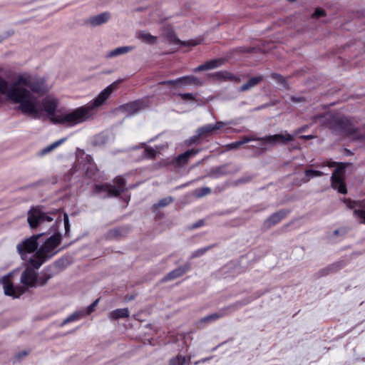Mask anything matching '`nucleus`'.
<instances>
[{
    "mask_svg": "<svg viewBox=\"0 0 365 365\" xmlns=\"http://www.w3.org/2000/svg\"><path fill=\"white\" fill-rule=\"evenodd\" d=\"M190 264H185L182 267H179L171 271L168 274H166L162 279V282H168L173 280L182 274H184L186 272L190 269Z\"/></svg>",
    "mask_w": 365,
    "mask_h": 365,
    "instance_id": "obj_13",
    "label": "nucleus"
},
{
    "mask_svg": "<svg viewBox=\"0 0 365 365\" xmlns=\"http://www.w3.org/2000/svg\"><path fill=\"white\" fill-rule=\"evenodd\" d=\"M276 135V140L277 144H287L289 142L293 141L294 139V135L289 133L287 131H283L281 133L275 134Z\"/></svg>",
    "mask_w": 365,
    "mask_h": 365,
    "instance_id": "obj_21",
    "label": "nucleus"
},
{
    "mask_svg": "<svg viewBox=\"0 0 365 365\" xmlns=\"http://www.w3.org/2000/svg\"><path fill=\"white\" fill-rule=\"evenodd\" d=\"M304 175L307 178H304L303 180L304 182H307L309 181L311 178L320 177L324 175V173L319 170H306L304 171Z\"/></svg>",
    "mask_w": 365,
    "mask_h": 365,
    "instance_id": "obj_29",
    "label": "nucleus"
},
{
    "mask_svg": "<svg viewBox=\"0 0 365 365\" xmlns=\"http://www.w3.org/2000/svg\"><path fill=\"white\" fill-rule=\"evenodd\" d=\"M65 140L66 138H62L45 147L41 150V155H44L48 154V153L51 152L52 150L58 148L59 145H61L63 142H65Z\"/></svg>",
    "mask_w": 365,
    "mask_h": 365,
    "instance_id": "obj_27",
    "label": "nucleus"
},
{
    "mask_svg": "<svg viewBox=\"0 0 365 365\" xmlns=\"http://www.w3.org/2000/svg\"><path fill=\"white\" fill-rule=\"evenodd\" d=\"M241 145H242V144H241L240 141H236V142H233V143H231L227 145V148L228 149H235V148H239Z\"/></svg>",
    "mask_w": 365,
    "mask_h": 365,
    "instance_id": "obj_43",
    "label": "nucleus"
},
{
    "mask_svg": "<svg viewBox=\"0 0 365 365\" xmlns=\"http://www.w3.org/2000/svg\"><path fill=\"white\" fill-rule=\"evenodd\" d=\"M163 35L166 37L167 40L170 43L180 44V45H184V46H195L198 43L195 41H187V42L181 41L180 39H178L177 38L174 31H173V29L170 27L165 28L163 31Z\"/></svg>",
    "mask_w": 365,
    "mask_h": 365,
    "instance_id": "obj_11",
    "label": "nucleus"
},
{
    "mask_svg": "<svg viewBox=\"0 0 365 365\" xmlns=\"http://www.w3.org/2000/svg\"><path fill=\"white\" fill-rule=\"evenodd\" d=\"M110 18V14L109 12H103L90 17L88 20V24L92 26H98L108 21Z\"/></svg>",
    "mask_w": 365,
    "mask_h": 365,
    "instance_id": "obj_15",
    "label": "nucleus"
},
{
    "mask_svg": "<svg viewBox=\"0 0 365 365\" xmlns=\"http://www.w3.org/2000/svg\"><path fill=\"white\" fill-rule=\"evenodd\" d=\"M272 77L274 80H276L278 82H279L280 83H282L284 87L287 86L286 80L283 78V76H282L279 74H277V73H274L272 75Z\"/></svg>",
    "mask_w": 365,
    "mask_h": 365,
    "instance_id": "obj_39",
    "label": "nucleus"
},
{
    "mask_svg": "<svg viewBox=\"0 0 365 365\" xmlns=\"http://www.w3.org/2000/svg\"><path fill=\"white\" fill-rule=\"evenodd\" d=\"M41 96H39L38 98V100H39V98H41ZM39 103H40V112L39 113L36 115V116H34V115L32 114H30L31 115H32L33 117L34 118H36L39 115V114L41 113V110H42V108H41V101H39ZM42 106L43 107V109L44 110L51 116H53L55 117L56 115H54L55 114V111H56V109L57 108V106H58V100L55 98H53V97H47L46 98L43 99V102H42ZM54 118H53V119Z\"/></svg>",
    "mask_w": 365,
    "mask_h": 365,
    "instance_id": "obj_10",
    "label": "nucleus"
},
{
    "mask_svg": "<svg viewBox=\"0 0 365 365\" xmlns=\"http://www.w3.org/2000/svg\"><path fill=\"white\" fill-rule=\"evenodd\" d=\"M202 224V221H200L197 224L194 225V227H198Z\"/></svg>",
    "mask_w": 365,
    "mask_h": 365,
    "instance_id": "obj_52",
    "label": "nucleus"
},
{
    "mask_svg": "<svg viewBox=\"0 0 365 365\" xmlns=\"http://www.w3.org/2000/svg\"><path fill=\"white\" fill-rule=\"evenodd\" d=\"M173 199L171 197H167L165 198L161 199L157 204L154 205V207H163L168 205H170L171 202H173Z\"/></svg>",
    "mask_w": 365,
    "mask_h": 365,
    "instance_id": "obj_34",
    "label": "nucleus"
},
{
    "mask_svg": "<svg viewBox=\"0 0 365 365\" xmlns=\"http://www.w3.org/2000/svg\"><path fill=\"white\" fill-rule=\"evenodd\" d=\"M51 87L45 77L27 73L19 74L10 86L0 76V94L5 95L11 103L18 104V109L21 113L34 116L41 110L38 98L46 95Z\"/></svg>",
    "mask_w": 365,
    "mask_h": 365,
    "instance_id": "obj_1",
    "label": "nucleus"
},
{
    "mask_svg": "<svg viewBox=\"0 0 365 365\" xmlns=\"http://www.w3.org/2000/svg\"><path fill=\"white\" fill-rule=\"evenodd\" d=\"M260 138H257L254 135L249 137V139H250V141H253V140L260 141Z\"/></svg>",
    "mask_w": 365,
    "mask_h": 365,
    "instance_id": "obj_49",
    "label": "nucleus"
},
{
    "mask_svg": "<svg viewBox=\"0 0 365 365\" xmlns=\"http://www.w3.org/2000/svg\"><path fill=\"white\" fill-rule=\"evenodd\" d=\"M327 115L329 119H332V122L335 125H337L341 128H344V125L348 123V120L345 118L341 116H334L331 114H327Z\"/></svg>",
    "mask_w": 365,
    "mask_h": 365,
    "instance_id": "obj_28",
    "label": "nucleus"
},
{
    "mask_svg": "<svg viewBox=\"0 0 365 365\" xmlns=\"http://www.w3.org/2000/svg\"><path fill=\"white\" fill-rule=\"evenodd\" d=\"M98 302V299H96L95 302H93L88 307V310H87V313L88 314H91V312H93L94 311V309L96 307V306L97 305Z\"/></svg>",
    "mask_w": 365,
    "mask_h": 365,
    "instance_id": "obj_44",
    "label": "nucleus"
},
{
    "mask_svg": "<svg viewBox=\"0 0 365 365\" xmlns=\"http://www.w3.org/2000/svg\"><path fill=\"white\" fill-rule=\"evenodd\" d=\"M301 138H303V139H305V140H310V139H312L314 138V136L312 135H302L300 136Z\"/></svg>",
    "mask_w": 365,
    "mask_h": 365,
    "instance_id": "obj_47",
    "label": "nucleus"
},
{
    "mask_svg": "<svg viewBox=\"0 0 365 365\" xmlns=\"http://www.w3.org/2000/svg\"><path fill=\"white\" fill-rule=\"evenodd\" d=\"M34 267H28L22 272L20 281L21 286H14L10 280V277L14 272L2 277L1 281L3 284L4 294L14 298L19 297L26 292L29 287H36V272Z\"/></svg>",
    "mask_w": 365,
    "mask_h": 365,
    "instance_id": "obj_3",
    "label": "nucleus"
},
{
    "mask_svg": "<svg viewBox=\"0 0 365 365\" xmlns=\"http://www.w3.org/2000/svg\"><path fill=\"white\" fill-rule=\"evenodd\" d=\"M303 131H304V128H299V129L297 130L294 132V134H293V135H294V137H295L296 135H297L298 134H299L300 133H302V132H303Z\"/></svg>",
    "mask_w": 365,
    "mask_h": 365,
    "instance_id": "obj_48",
    "label": "nucleus"
},
{
    "mask_svg": "<svg viewBox=\"0 0 365 365\" xmlns=\"http://www.w3.org/2000/svg\"><path fill=\"white\" fill-rule=\"evenodd\" d=\"M119 83L120 81H117L110 84L89 103L77 108L71 112L56 115L53 121L56 123L73 126L88 120L95 115L96 110L106 103L112 93L118 88Z\"/></svg>",
    "mask_w": 365,
    "mask_h": 365,
    "instance_id": "obj_2",
    "label": "nucleus"
},
{
    "mask_svg": "<svg viewBox=\"0 0 365 365\" xmlns=\"http://www.w3.org/2000/svg\"><path fill=\"white\" fill-rule=\"evenodd\" d=\"M51 278V275L46 272H42L38 277L36 275V287L45 285Z\"/></svg>",
    "mask_w": 365,
    "mask_h": 365,
    "instance_id": "obj_30",
    "label": "nucleus"
},
{
    "mask_svg": "<svg viewBox=\"0 0 365 365\" xmlns=\"http://www.w3.org/2000/svg\"><path fill=\"white\" fill-rule=\"evenodd\" d=\"M145 107L144 103L141 101H137L132 103H127L120 107V110L128 113V115H131L136 113Z\"/></svg>",
    "mask_w": 365,
    "mask_h": 365,
    "instance_id": "obj_16",
    "label": "nucleus"
},
{
    "mask_svg": "<svg viewBox=\"0 0 365 365\" xmlns=\"http://www.w3.org/2000/svg\"><path fill=\"white\" fill-rule=\"evenodd\" d=\"M61 242V235L60 233H55L47 239L45 242L36 252L34 258H33V267L38 269L46 261L56 255L58 250L57 247Z\"/></svg>",
    "mask_w": 365,
    "mask_h": 365,
    "instance_id": "obj_4",
    "label": "nucleus"
},
{
    "mask_svg": "<svg viewBox=\"0 0 365 365\" xmlns=\"http://www.w3.org/2000/svg\"><path fill=\"white\" fill-rule=\"evenodd\" d=\"M129 315L130 312L128 308L117 309L110 313L109 318L117 320L121 318H127Z\"/></svg>",
    "mask_w": 365,
    "mask_h": 365,
    "instance_id": "obj_22",
    "label": "nucleus"
},
{
    "mask_svg": "<svg viewBox=\"0 0 365 365\" xmlns=\"http://www.w3.org/2000/svg\"><path fill=\"white\" fill-rule=\"evenodd\" d=\"M211 247H212V246H208V247L200 248V249L195 250V252H193L192 253L190 258L194 259V258H197V257H200L202 256L209 250H210Z\"/></svg>",
    "mask_w": 365,
    "mask_h": 365,
    "instance_id": "obj_33",
    "label": "nucleus"
},
{
    "mask_svg": "<svg viewBox=\"0 0 365 365\" xmlns=\"http://www.w3.org/2000/svg\"><path fill=\"white\" fill-rule=\"evenodd\" d=\"M325 15V12L324 10L321 9H317L314 13L312 14V17L319 18V16H323Z\"/></svg>",
    "mask_w": 365,
    "mask_h": 365,
    "instance_id": "obj_42",
    "label": "nucleus"
},
{
    "mask_svg": "<svg viewBox=\"0 0 365 365\" xmlns=\"http://www.w3.org/2000/svg\"><path fill=\"white\" fill-rule=\"evenodd\" d=\"M344 168L339 167L334 171L331 175L332 187L337 190L341 194H346L347 192L344 182Z\"/></svg>",
    "mask_w": 365,
    "mask_h": 365,
    "instance_id": "obj_8",
    "label": "nucleus"
},
{
    "mask_svg": "<svg viewBox=\"0 0 365 365\" xmlns=\"http://www.w3.org/2000/svg\"><path fill=\"white\" fill-rule=\"evenodd\" d=\"M135 37L143 43L148 44H155L158 38L145 31H139L135 33Z\"/></svg>",
    "mask_w": 365,
    "mask_h": 365,
    "instance_id": "obj_17",
    "label": "nucleus"
},
{
    "mask_svg": "<svg viewBox=\"0 0 365 365\" xmlns=\"http://www.w3.org/2000/svg\"><path fill=\"white\" fill-rule=\"evenodd\" d=\"M285 216L286 212L284 211H279L278 212L274 213L266 221V224H267L268 227H271L280 222Z\"/></svg>",
    "mask_w": 365,
    "mask_h": 365,
    "instance_id": "obj_25",
    "label": "nucleus"
},
{
    "mask_svg": "<svg viewBox=\"0 0 365 365\" xmlns=\"http://www.w3.org/2000/svg\"><path fill=\"white\" fill-rule=\"evenodd\" d=\"M82 315H83V312H76L73 313L72 314H71L70 316H68V317H66V319H63V321L61 323V326H63L70 322L78 320L81 317Z\"/></svg>",
    "mask_w": 365,
    "mask_h": 365,
    "instance_id": "obj_31",
    "label": "nucleus"
},
{
    "mask_svg": "<svg viewBox=\"0 0 365 365\" xmlns=\"http://www.w3.org/2000/svg\"><path fill=\"white\" fill-rule=\"evenodd\" d=\"M42 235H34L19 243L16 246L17 251L21 259L28 262L31 267H33L32 259L34 258L36 252L38 250L37 240Z\"/></svg>",
    "mask_w": 365,
    "mask_h": 365,
    "instance_id": "obj_5",
    "label": "nucleus"
},
{
    "mask_svg": "<svg viewBox=\"0 0 365 365\" xmlns=\"http://www.w3.org/2000/svg\"><path fill=\"white\" fill-rule=\"evenodd\" d=\"M242 145L245 143L250 142V139H249V137L245 136L242 138V140H240Z\"/></svg>",
    "mask_w": 365,
    "mask_h": 365,
    "instance_id": "obj_46",
    "label": "nucleus"
},
{
    "mask_svg": "<svg viewBox=\"0 0 365 365\" xmlns=\"http://www.w3.org/2000/svg\"><path fill=\"white\" fill-rule=\"evenodd\" d=\"M207 63H205L204 64H202L199 66H197V68H195L194 69V71L195 72H198V71H205V70H208L207 68Z\"/></svg>",
    "mask_w": 365,
    "mask_h": 365,
    "instance_id": "obj_45",
    "label": "nucleus"
},
{
    "mask_svg": "<svg viewBox=\"0 0 365 365\" xmlns=\"http://www.w3.org/2000/svg\"><path fill=\"white\" fill-rule=\"evenodd\" d=\"M247 302H244L243 304H242L241 305H245L246 304Z\"/></svg>",
    "mask_w": 365,
    "mask_h": 365,
    "instance_id": "obj_53",
    "label": "nucleus"
},
{
    "mask_svg": "<svg viewBox=\"0 0 365 365\" xmlns=\"http://www.w3.org/2000/svg\"><path fill=\"white\" fill-rule=\"evenodd\" d=\"M114 188L112 185L104 184V185H96L94 187V192L96 194L101 195L102 197H116L114 195Z\"/></svg>",
    "mask_w": 365,
    "mask_h": 365,
    "instance_id": "obj_14",
    "label": "nucleus"
},
{
    "mask_svg": "<svg viewBox=\"0 0 365 365\" xmlns=\"http://www.w3.org/2000/svg\"><path fill=\"white\" fill-rule=\"evenodd\" d=\"M179 96H180V98L182 100H185V101H192V100L195 99L192 93H180V94H179Z\"/></svg>",
    "mask_w": 365,
    "mask_h": 365,
    "instance_id": "obj_41",
    "label": "nucleus"
},
{
    "mask_svg": "<svg viewBox=\"0 0 365 365\" xmlns=\"http://www.w3.org/2000/svg\"><path fill=\"white\" fill-rule=\"evenodd\" d=\"M223 61L220 59H214L210 61H207V68L208 70L215 68L222 64Z\"/></svg>",
    "mask_w": 365,
    "mask_h": 365,
    "instance_id": "obj_36",
    "label": "nucleus"
},
{
    "mask_svg": "<svg viewBox=\"0 0 365 365\" xmlns=\"http://www.w3.org/2000/svg\"><path fill=\"white\" fill-rule=\"evenodd\" d=\"M232 122L217 121L215 124H207L196 130V135L190 138V143H194L199 138H204L212 135L217 130L222 128L225 125H231Z\"/></svg>",
    "mask_w": 365,
    "mask_h": 365,
    "instance_id": "obj_7",
    "label": "nucleus"
},
{
    "mask_svg": "<svg viewBox=\"0 0 365 365\" xmlns=\"http://www.w3.org/2000/svg\"><path fill=\"white\" fill-rule=\"evenodd\" d=\"M225 315H227L226 309H221V310L218 311L217 312L211 314L208 316H206V317L202 318L200 319V322L209 323L211 322L216 321L218 319L225 317Z\"/></svg>",
    "mask_w": 365,
    "mask_h": 365,
    "instance_id": "obj_23",
    "label": "nucleus"
},
{
    "mask_svg": "<svg viewBox=\"0 0 365 365\" xmlns=\"http://www.w3.org/2000/svg\"><path fill=\"white\" fill-rule=\"evenodd\" d=\"M63 222H64L66 234H67L70 230V224H69L68 216L66 213L63 215Z\"/></svg>",
    "mask_w": 365,
    "mask_h": 365,
    "instance_id": "obj_40",
    "label": "nucleus"
},
{
    "mask_svg": "<svg viewBox=\"0 0 365 365\" xmlns=\"http://www.w3.org/2000/svg\"><path fill=\"white\" fill-rule=\"evenodd\" d=\"M114 185L112 187L114 188V195L118 196L125 190V181L121 177H117L114 179Z\"/></svg>",
    "mask_w": 365,
    "mask_h": 365,
    "instance_id": "obj_19",
    "label": "nucleus"
},
{
    "mask_svg": "<svg viewBox=\"0 0 365 365\" xmlns=\"http://www.w3.org/2000/svg\"><path fill=\"white\" fill-rule=\"evenodd\" d=\"M26 354H27V352H26V351H22V352L19 353V354H18V356H19V358H21V357L25 356Z\"/></svg>",
    "mask_w": 365,
    "mask_h": 365,
    "instance_id": "obj_50",
    "label": "nucleus"
},
{
    "mask_svg": "<svg viewBox=\"0 0 365 365\" xmlns=\"http://www.w3.org/2000/svg\"><path fill=\"white\" fill-rule=\"evenodd\" d=\"M54 213L43 212L38 207L31 208L28 212L27 221L31 228L46 225L54 220Z\"/></svg>",
    "mask_w": 365,
    "mask_h": 365,
    "instance_id": "obj_6",
    "label": "nucleus"
},
{
    "mask_svg": "<svg viewBox=\"0 0 365 365\" xmlns=\"http://www.w3.org/2000/svg\"><path fill=\"white\" fill-rule=\"evenodd\" d=\"M134 49L133 46H120L107 52L106 57L107 58H113L118 56L127 53Z\"/></svg>",
    "mask_w": 365,
    "mask_h": 365,
    "instance_id": "obj_18",
    "label": "nucleus"
},
{
    "mask_svg": "<svg viewBox=\"0 0 365 365\" xmlns=\"http://www.w3.org/2000/svg\"><path fill=\"white\" fill-rule=\"evenodd\" d=\"M185 363V357L182 356H177L170 359L169 365H184Z\"/></svg>",
    "mask_w": 365,
    "mask_h": 365,
    "instance_id": "obj_35",
    "label": "nucleus"
},
{
    "mask_svg": "<svg viewBox=\"0 0 365 365\" xmlns=\"http://www.w3.org/2000/svg\"><path fill=\"white\" fill-rule=\"evenodd\" d=\"M328 165L329 167H334L335 165V163H327V164L324 163L322 166Z\"/></svg>",
    "mask_w": 365,
    "mask_h": 365,
    "instance_id": "obj_51",
    "label": "nucleus"
},
{
    "mask_svg": "<svg viewBox=\"0 0 365 365\" xmlns=\"http://www.w3.org/2000/svg\"><path fill=\"white\" fill-rule=\"evenodd\" d=\"M198 153V150H189L185 152L182 154H180L178 155V157L176 159V163L179 165H184L187 163L188 158L192 156L195 155Z\"/></svg>",
    "mask_w": 365,
    "mask_h": 365,
    "instance_id": "obj_24",
    "label": "nucleus"
},
{
    "mask_svg": "<svg viewBox=\"0 0 365 365\" xmlns=\"http://www.w3.org/2000/svg\"><path fill=\"white\" fill-rule=\"evenodd\" d=\"M262 79L263 78L261 76L251 78L246 83L243 84L239 88V91L241 92L247 91L259 83Z\"/></svg>",
    "mask_w": 365,
    "mask_h": 365,
    "instance_id": "obj_20",
    "label": "nucleus"
},
{
    "mask_svg": "<svg viewBox=\"0 0 365 365\" xmlns=\"http://www.w3.org/2000/svg\"><path fill=\"white\" fill-rule=\"evenodd\" d=\"M276 135H271L262 137L260 138V141L262 143L261 146L264 148H267L266 146L273 147L277 145Z\"/></svg>",
    "mask_w": 365,
    "mask_h": 365,
    "instance_id": "obj_26",
    "label": "nucleus"
},
{
    "mask_svg": "<svg viewBox=\"0 0 365 365\" xmlns=\"http://www.w3.org/2000/svg\"><path fill=\"white\" fill-rule=\"evenodd\" d=\"M348 206L354 209V215L359 220V222L365 224V200L359 206L356 202H350Z\"/></svg>",
    "mask_w": 365,
    "mask_h": 365,
    "instance_id": "obj_12",
    "label": "nucleus"
},
{
    "mask_svg": "<svg viewBox=\"0 0 365 365\" xmlns=\"http://www.w3.org/2000/svg\"><path fill=\"white\" fill-rule=\"evenodd\" d=\"M156 155L155 149L150 147H146L143 151V157L148 158H153Z\"/></svg>",
    "mask_w": 365,
    "mask_h": 365,
    "instance_id": "obj_37",
    "label": "nucleus"
},
{
    "mask_svg": "<svg viewBox=\"0 0 365 365\" xmlns=\"http://www.w3.org/2000/svg\"><path fill=\"white\" fill-rule=\"evenodd\" d=\"M160 85L168 84V85H176L180 84V86L193 85L199 86L202 84V81L194 76H185L177 78L176 80L163 81L159 83Z\"/></svg>",
    "mask_w": 365,
    "mask_h": 365,
    "instance_id": "obj_9",
    "label": "nucleus"
},
{
    "mask_svg": "<svg viewBox=\"0 0 365 365\" xmlns=\"http://www.w3.org/2000/svg\"><path fill=\"white\" fill-rule=\"evenodd\" d=\"M211 190L208 187H200L193 191V195L196 197H202L210 194Z\"/></svg>",
    "mask_w": 365,
    "mask_h": 365,
    "instance_id": "obj_32",
    "label": "nucleus"
},
{
    "mask_svg": "<svg viewBox=\"0 0 365 365\" xmlns=\"http://www.w3.org/2000/svg\"><path fill=\"white\" fill-rule=\"evenodd\" d=\"M220 76L222 78H225V79L236 81L237 82L240 81V78H237L233 74H232V73H230L229 72H227V71H224V72L220 73Z\"/></svg>",
    "mask_w": 365,
    "mask_h": 365,
    "instance_id": "obj_38",
    "label": "nucleus"
}]
</instances>
